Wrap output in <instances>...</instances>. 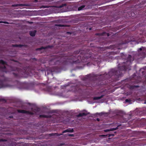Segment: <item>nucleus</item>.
I'll list each match as a JSON object with an SVG mask.
<instances>
[{"label":"nucleus","mask_w":146,"mask_h":146,"mask_svg":"<svg viewBox=\"0 0 146 146\" xmlns=\"http://www.w3.org/2000/svg\"><path fill=\"white\" fill-rule=\"evenodd\" d=\"M55 25L57 26L60 27H64L66 26V25H64L61 24H56V25Z\"/></svg>","instance_id":"21"},{"label":"nucleus","mask_w":146,"mask_h":146,"mask_svg":"<svg viewBox=\"0 0 146 146\" xmlns=\"http://www.w3.org/2000/svg\"><path fill=\"white\" fill-rule=\"evenodd\" d=\"M16 69L18 71V73H13V75L16 77H23L26 75L27 76L30 75V73H31L30 71H29V69L28 68H24L23 70L18 68H17Z\"/></svg>","instance_id":"4"},{"label":"nucleus","mask_w":146,"mask_h":146,"mask_svg":"<svg viewBox=\"0 0 146 146\" xmlns=\"http://www.w3.org/2000/svg\"><path fill=\"white\" fill-rule=\"evenodd\" d=\"M114 136V134L113 133L110 134H109V137H111Z\"/></svg>","instance_id":"28"},{"label":"nucleus","mask_w":146,"mask_h":146,"mask_svg":"<svg viewBox=\"0 0 146 146\" xmlns=\"http://www.w3.org/2000/svg\"><path fill=\"white\" fill-rule=\"evenodd\" d=\"M25 5L23 4H15L13 5V7H17L19 6H23Z\"/></svg>","instance_id":"19"},{"label":"nucleus","mask_w":146,"mask_h":146,"mask_svg":"<svg viewBox=\"0 0 146 146\" xmlns=\"http://www.w3.org/2000/svg\"><path fill=\"white\" fill-rule=\"evenodd\" d=\"M17 111L19 113H27L30 114H33V113L29 111H26L24 110H17Z\"/></svg>","instance_id":"8"},{"label":"nucleus","mask_w":146,"mask_h":146,"mask_svg":"<svg viewBox=\"0 0 146 146\" xmlns=\"http://www.w3.org/2000/svg\"><path fill=\"white\" fill-rule=\"evenodd\" d=\"M13 116H10L9 117L10 118H13Z\"/></svg>","instance_id":"31"},{"label":"nucleus","mask_w":146,"mask_h":146,"mask_svg":"<svg viewBox=\"0 0 146 146\" xmlns=\"http://www.w3.org/2000/svg\"><path fill=\"white\" fill-rule=\"evenodd\" d=\"M0 23H4L5 24H9V22L7 21H0Z\"/></svg>","instance_id":"23"},{"label":"nucleus","mask_w":146,"mask_h":146,"mask_svg":"<svg viewBox=\"0 0 146 146\" xmlns=\"http://www.w3.org/2000/svg\"><path fill=\"white\" fill-rule=\"evenodd\" d=\"M36 31H31L30 32V35L32 36H35V33H36Z\"/></svg>","instance_id":"14"},{"label":"nucleus","mask_w":146,"mask_h":146,"mask_svg":"<svg viewBox=\"0 0 146 146\" xmlns=\"http://www.w3.org/2000/svg\"><path fill=\"white\" fill-rule=\"evenodd\" d=\"M67 33H70V32H68Z\"/></svg>","instance_id":"33"},{"label":"nucleus","mask_w":146,"mask_h":146,"mask_svg":"<svg viewBox=\"0 0 146 146\" xmlns=\"http://www.w3.org/2000/svg\"><path fill=\"white\" fill-rule=\"evenodd\" d=\"M66 4H62L61 5L59 6L58 7L59 8H61L64 6H66Z\"/></svg>","instance_id":"22"},{"label":"nucleus","mask_w":146,"mask_h":146,"mask_svg":"<svg viewBox=\"0 0 146 146\" xmlns=\"http://www.w3.org/2000/svg\"><path fill=\"white\" fill-rule=\"evenodd\" d=\"M0 63L2 65H0V71L7 73L14 70L11 66H8L7 62L3 60H0Z\"/></svg>","instance_id":"5"},{"label":"nucleus","mask_w":146,"mask_h":146,"mask_svg":"<svg viewBox=\"0 0 146 146\" xmlns=\"http://www.w3.org/2000/svg\"><path fill=\"white\" fill-rule=\"evenodd\" d=\"M87 114L85 113H79L78 115V117H82L83 116H86Z\"/></svg>","instance_id":"13"},{"label":"nucleus","mask_w":146,"mask_h":146,"mask_svg":"<svg viewBox=\"0 0 146 146\" xmlns=\"http://www.w3.org/2000/svg\"><path fill=\"white\" fill-rule=\"evenodd\" d=\"M144 48L143 47L139 48L138 50V54H135L132 59L131 56L128 55L126 62H124L121 64H119L117 68L110 69L108 74L105 73L100 75L101 77L103 78L102 80L108 79L109 81L112 80L113 81L119 80L123 76L122 71L131 70L130 65L132 61L134 59L144 58L146 56V50H143Z\"/></svg>","instance_id":"1"},{"label":"nucleus","mask_w":146,"mask_h":146,"mask_svg":"<svg viewBox=\"0 0 146 146\" xmlns=\"http://www.w3.org/2000/svg\"><path fill=\"white\" fill-rule=\"evenodd\" d=\"M131 100L130 99H126L125 100V102H129L130 103L131 102Z\"/></svg>","instance_id":"24"},{"label":"nucleus","mask_w":146,"mask_h":146,"mask_svg":"<svg viewBox=\"0 0 146 146\" xmlns=\"http://www.w3.org/2000/svg\"><path fill=\"white\" fill-rule=\"evenodd\" d=\"M97 77L98 76L96 75L90 74L86 76L83 78V80H89L90 82V83L92 84L91 85H89V86L94 87L99 85V84L96 83L97 81V80H96Z\"/></svg>","instance_id":"3"},{"label":"nucleus","mask_w":146,"mask_h":146,"mask_svg":"<svg viewBox=\"0 0 146 146\" xmlns=\"http://www.w3.org/2000/svg\"><path fill=\"white\" fill-rule=\"evenodd\" d=\"M5 100L4 99H1V101H4Z\"/></svg>","instance_id":"30"},{"label":"nucleus","mask_w":146,"mask_h":146,"mask_svg":"<svg viewBox=\"0 0 146 146\" xmlns=\"http://www.w3.org/2000/svg\"><path fill=\"white\" fill-rule=\"evenodd\" d=\"M74 129H70V128H69L66 130H65L64 131H63L62 133H60V134H58L57 133H56V134L57 135V136H59L61 135H63V133H66V132H70V133H72L74 132Z\"/></svg>","instance_id":"7"},{"label":"nucleus","mask_w":146,"mask_h":146,"mask_svg":"<svg viewBox=\"0 0 146 146\" xmlns=\"http://www.w3.org/2000/svg\"><path fill=\"white\" fill-rule=\"evenodd\" d=\"M139 87L138 86L131 85L129 86V88L131 90H133L135 88H138Z\"/></svg>","instance_id":"12"},{"label":"nucleus","mask_w":146,"mask_h":146,"mask_svg":"<svg viewBox=\"0 0 146 146\" xmlns=\"http://www.w3.org/2000/svg\"><path fill=\"white\" fill-rule=\"evenodd\" d=\"M80 52V50L74 51L73 53L69 54L68 55H64L61 56L60 60L56 59L58 58L57 55H53L49 61L50 65H60L62 64H67L68 62L71 64H77L81 62H86L88 61V59L91 57V56L86 54H81L77 55ZM83 52H80V54Z\"/></svg>","instance_id":"2"},{"label":"nucleus","mask_w":146,"mask_h":146,"mask_svg":"<svg viewBox=\"0 0 146 146\" xmlns=\"http://www.w3.org/2000/svg\"><path fill=\"white\" fill-rule=\"evenodd\" d=\"M99 33H98V34H97V35H99Z\"/></svg>","instance_id":"32"},{"label":"nucleus","mask_w":146,"mask_h":146,"mask_svg":"<svg viewBox=\"0 0 146 146\" xmlns=\"http://www.w3.org/2000/svg\"><path fill=\"white\" fill-rule=\"evenodd\" d=\"M85 7V5H82L81 6L78 7V10L80 11L83 10Z\"/></svg>","instance_id":"17"},{"label":"nucleus","mask_w":146,"mask_h":146,"mask_svg":"<svg viewBox=\"0 0 146 146\" xmlns=\"http://www.w3.org/2000/svg\"><path fill=\"white\" fill-rule=\"evenodd\" d=\"M50 135H52V134H51Z\"/></svg>","instance_id":"34"},{"label":"nucleus","mask_w":146,"mask_h":146,"mask_svg":"<svg viewBox=\"0 0 146 146\" xmlns=\"http://www.w3.org/2000/svg\"><path fill=\"white\" fill-rule=\"evenodd\" d=\"M119 125L116 128H111L110 129H106L105 130V132H107V131H113L115 130H116L117 129H118V127L119 126Z\"/></svg>","instance_id":"10"},{"label":"nucleus","mask_w":146,"mask_h":146,"mask_svg":"<svg viewBox=\"0 0 146 146\" xmlns=\"http://www.w3.org/2000/svg\"><path fill=\"white\" fill-rule=\"evenodd\" d=\"M68 135L72 137L74 136V135L73 134H68Z\"/></svg>","instance_id":"27"},{"label":"nucleus","mask_w":146,"mask_h":146,"mask_svg":"<svg viewBox=\"0 0 146 146\" xmlns=\"http://www.w3.org/2000/svg\"><path fill=\"white\" fill-rule=\"evenodd\" d=\"M6 79L4 75L0 76V88H5L8 86V85L6 82Z\"/></svg>","instance_id":"6"},{"label":"nucleus","mask_w":146,"mask_h":146,"mask_svg":"<svg viewBox=\"0 0 146 146\" xmlns=\"http://www.w3.org/2000/svg\"><path fill=\"white\" fill-rule=\"evenodd\" d=\"M104 96V95H102L100 96L94 97L93 98V99L94 100H98L103 98Z\"/></svg>","instance_id":"15"},{"label":"nucleus","mask_w":146,"mask_h":146,"mask_svg":"<svg viewBox=\"0 0 146 146\" xmlns=\"http://www.w3.org/2000/svg\"><path fill=\"white\" fill-rule=\"evenodd\" d=\"M7 141V140L5 139H0V142H3Z\"/></svg>","instance_id":"25"},{"label":"nucleus","mask_w":146,"mask_h":146,"mask_svg":"<svg viewBox=\"0 0 146 146\" xmlns=\"http://www.w3.org/2000/svg\"><path fill=\"white\" fill-rule=\"evenodd\" d=\"M48 47L47 46L46 47H42L40 48H37L36 49V50H41L44 49H45L47 48Z\"/></svg>","instance_id":"18"},{"label":"nucleus","mask_w":146,"mask_h":146,"mask_svg":"<svg viewBox=\"0 0 146 146\" xmlns=\"http://www.w3.org/2000/svg\"><path fill=\"white\" fill-rule=\"evenodd\" d=\"M40 117L50 118L51 117L50 115H40L39 116Z\"/></svg>","instance_id":"11"},{"label":"nucleus","mask_w":146,"mask_h":146,"mask_svg":"<svg viewBox=\"0 0 146 146\" xmlns=\"http://www.w3.org/2000/svg\"><path fill=\"white\" fill-rule=\"evenodd\" d=\"M127 43V42L126 41L125 42H122L121 43H120V44H119V45H120L122 44H125Z\"/></svg>","instance_id":"26"},{"label":"nucleus","mask_w":146,"mask_h":146,"mask_svg":"<svg viewBox=\"0 0 146 146\" xmlns=\"http://www.w3.org/2000/svg\"><path fill=\"white\" fill-rule=\"evenodd\" d=\"M96 56H95L94 57H93V58H94V61H96L97 62V63H98L99 62L101 61H102V59H100H100H99L100 60H97V58H96Z\"/></svg>","instance_id":"20"},{"label":"nucleus","mask_w":146,"mask_h":146,"mask_svg":"<svg viewBox=\"0 0 146 146\" xmlns=\"http://www.w3.org/2000/svg\"><path fill=\"white\" fill-rule=\"evenodd\" d=\"M96 120L98 121H100V119L99 118H97L96 119Z\"/></svg>","instance_id":"29"},{"label":"nucleus","mask_w":146,"mask_h":146,"mask_svg":"<svg viewBox=\"0 0 146 146\" xmlns=\"http://www.w3.org/2000/svg\"><path fill=\"white\" fill-rule=\"evenodd\" d=\"M13 47H21L23 46H24V45L23 44H14L13 45Z\"/></svg>","instance_id":"16"},{"label":"nucleus","mask_w":146,"mask_h":146,"mask_svg":"<svg viewBox=\"0 0 146 146\" xmlns=\"http://www.w3.org/2000/svg\"><path fill=\"white\" fill-rule=\"evenodd\" d=\"M140 38H138L137 39H134V38L132 40H131L130 41L135 42V44H138L139 43V42H142L140 39Z\"/></svg>","instance_id":"9"}]
</instances>
